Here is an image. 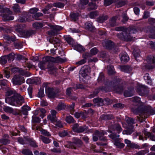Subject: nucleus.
<instances>
[{
	"mask_svg": "<svg viewBox=\"0 0 155 155\" xmlns=\"http://www.w3.org/2000/svg\"><path fill=\"white\" fill-rule=\"evenodd\" d=\"M40 138L42 140V141L45 143H50L51 141V140L49 138H47L41 135L40 136Z\"/></svg>",
	"mask_w": 155,
	"mask_h": 155,
	"instance_id": "53",
	"label": "nucleus"
},
{
	"mask_svg": "<svg viewBox=\"0 0 155 155\" xmlns=\"http://www.w3.org/2000/svg\"><path fill=\"white\" fill-rule=\"evenodd\" d=\"M49 56H47L43 58L42 61H40L38 64V67L41 70H45V69L48 68V65H51V61L48 60L47 58Z\"/></svg>",
	"mask_w": 155,
	"mask_h": 155,
	"instance_id": "10",
	"label": "nucleus"
},
{
	"mask_svg": "<svg viewBox=\"0 0 155 155\" xmlns=\"http://www.w3.org/2000/svg\"><path fill=\"white\" fill-rule=\"evenodd\" d=\"M120 69L121 71L129 73L132 70L131 67L128 65H122L119 66Z\"/></svg>",
	"mask_w": 155,
	"mask_h": 155,
	"instance_id": "17",
	"label": "nucleus"
},
{
	"mask_svg": "<svg viewBox=\"0 0 155 155\" xmlns=\"http://www.w3.org/2000/svg\"><path fill=\"white\" fill-rule=\"evenodd\" d=\"M134 131V126H131L130 128H128L126 130H124L123 131V134H124L130 135Z\"/></svg>",
	"mask_w": 155,
	"mask_h": 155,
	"instance_id": "34",
	"label": "nucleus"
},
{
	"mask_svg": "<svg viewBox=\"0 0 155 155\" xmlns=\"http://www.w3.org/2000/svg\"><path fill=\"white\" fill-rule=\"evenodd\" d=\"M32 34L31 31H23L20 35L21 37H28L30 36Z\"/></svg>",
	"mask_w": 155,
	"mask_h": 155,
	"instance_id": "39",
	"label": "nucleus"
},
{
	"mask_svg": "<svg viewBox=\"0 0 155 155\" xmlns=\"http://www.w3.org/2000/svg\"><path fill=\"white\" fill-rule=\"evenodd\" d=\"M25 27V26L24 25H18L15 27V30L19 32L21 35L24 31L23 30Z\"/></svg>",
	"mask_w": 155,
	"mask_h": 155,
	"instance_id": "29",
	"label": "nucleus"
},
{
	"mask_svg": "<svg viewBox=\"0 0 155 155\" xmlns=\"http://www.w3.org/2000/svg\"><path fill=\"white\" fill-rule=\"evenodd\" d=\"M24 15L25 16L26 19L27 21H30L32 20V15H31V14L29 13L24 12Z\"/></svg>",
	"mask_w": 155,
	"mask_h": 155,
	"instance_id": "45",
	"label": "nucleus"
},
{
	"mask_svg": "<svg viewBox=\"0 0 155 155\" xmlns=\"http://www.w3.org/2000/svg\"><path fill=\"white\" fill-rule=\"evenodd\" d=\"M140 51L139 48H136L134 49L133 54L135 59H136L137 57H138L140 55Z\"/></svg>",
	"mask_w": 155,
	"mask_h": 155,
	"instance_id": "44",
	"label": "nucleus"
},
{
	"mask_svg": "<svg viewBox=\"0 0 155 155\" xmlns=\"http://www.w3.org/2000/svg\"><path fill=\"white\" fill-rule=\"evenodd\" d=\"M43 14L41 13L38 12L32 15V18L35 20H40L39 17L42 16Z\"/></svg>",
	"mask_w": 155,
	"mask_h": 155,
	"instance_id": "51",
	"label": "nucleus"
},
{
	"mask_svg": "<svg viewBox=\"0 0 155 155\" xmlns=\"http://www.w3.org/2000/svg\"><path fill=\"white\" fill-rule=\"evenodd\" d=\"M121 80L120 79L117 77L109 83V85L112 87L114 91L116 92L119 93H121L124 89V87L123 86L119 85V84Z\"/></svg>",
	"mask_w": 155,
	"mask_h": 155,
	"instance_id": "3",
	"label": "nucleus"
},
{
	"mask_svg": "<svg viewBox=\"0 0 155 155\" xmlns=\"http://www.w3.org/2000/svg\"><path fill=\"white\" fill-rule=\"evenodd\" d=\"M48 26L50 27L51 31H48V34L49 35L54 36L58 34V32L62 29V27L57 25H49Z\"/></svg>",
	"mask_w": 155,
	"mask_h": 155,
	"instance_id": "9",
	"label": "nucleus"
},
{
	"mask_svg": "<svg viewBox=\"0 0 155 155\" xmlns=\"http://www.w3.org/2000/svg\"><path fill=\"white\" fill-rule=\"evenodd\" d=\"M79 15V14L78 13H71L70 15L71 18L74 21L76 20Z\"/></svg>",
	"mask_w": 155,
	"mask_h": 155,
	"instance_id": "62",
	"label": "nucleus"
},
{
	"mask_svg": "<svg viewBox=\"0 0 155 155\" xmlns=\"http://www.w3.org/2000/svg\"><path fill=\"white\" fill-rule=\"evenodd\" d=\"M125 120L128 125L130 127L133 126V124L134 123V120L131 117H127L125 119Z\"/></svg>",
	"mask_w": 155,
	"mask_h": 155,
	"instance_id": "35",
	"label": "nucleus"
},
{
	"mask_svg": "<svg viewBox=\"0 0 155 155\" xmlns=\"http://www.w3.org/2000/svg\"><path fill=\"white\" fill-rule=\"evenodd\" d=\"M5 101L12 106H21L25 102V99L22 96L18 94L17 95L7 97L5 98Z\"/></svg>",
	"mask_w": 155,
	"mask_h": 155,
	"instance_id": "2",
	"label": "nucleus"
},
{
	"mask_svg": "<svg viewBox=\"0 0 155 155\" xmlns=\"http://www.w3.org/2000/svg\"><path fill=\"white\" fill-rule=\"evenodd\" d=\"M17 21L18 22H25L27 21L25 16L24 15V13H23L21 16L19 17Z\"/></svg>",
	"mask_w": 155,
	"mask_h": 155,
	"instance_id": "58",
	"label": "nucleus"
},
{
	"mask_svg": "<svg viewBox=\"0 0 155 155\" xmlns=\"http://www.w3.org/2000/svg\"><path fill=\"white\" fill-rule=\"evenodd\" d=\"M45 90L46 92L49 97H54L56 94L55 90L52 88L48 87L47 86H46Z\"/></svg>",
	"mask_w": 155,
	"mask_h": 155,
	"instance_id": "14",
	"label": "nucleus"
},
{
	"mask_svg": "<svg viewBox=\"0 0 155 155\" xmlns=\"http://www.w3.org/2000/svg\"><path fill=\"white\" fill-rule=\"evenodd\" d=\"M65 40L67 41L68 43L69 44H71L73 43V40L72 38L69 35H66L64 36Z\"/></svg>",
	"mask_w": 155,
	"mask_h": 155,
	"instance_id": "47",
	"label": "nucleus"
},
{
	"mask_svg": "<svg viewBox=\"0 0 155 155\" xmlns=\"http://www.w3.org/2000/svg\"><path fill=\"white\" fill-rule=\"evenodd\" d=\"M18 94L16 93L15 91H12V90H8L5 93V96L6 97L17 95Z\"/></svg>",
	"mask_w": 155,
	"mask_h": 155,
	"instance_id": "37",
	"label": "nucleus"
},
{
	"mask_svg": "<svg viewBox=\"0 0 155 155\" xmlns=\"http://www.w3.org/2000/svg\"><path fill=\"white\" fill-rule=\"evenodd\" d=\"M83 142L82 141L78 139L74 138L73 142H69L67 144L65 145V147L68 148L77 149L81 147L82 145Z\"/></svg>",
	"mask_w": 155,
	"mask_h": 155,
	"instance_id": "4",
	"label": "nucleus"
},
{
	"mask_svg": "<svg viewBox=\"0 0 155 155\" xmlns=\"http://www.w3.org/2000/svg\"><path fill=\"white\" fill-rule=\"evenodd\" d=\"M90 57V54L88 53H87L85 54V58L80 61L76 62V64L78 65H80L84 64L86 62V58H88Z\"/></svg>",
	"mask_w": 155,
	"mask_h": 155,
	"instance_id": "26",
	"label": "nucleus"
},
{
	"mask_svg": "<svg viewBox=\"0 0 155 155\" xmlns=\"http://www.w3.org/2000/svg\"><path fill=\"white\" fill-rule=\"evenodd\" d=\"M12 81L14 85H20L25 81L24 78L19 75H15L12 79Z\"/></svg>",
	"mask_w": 155,
	"mask_h": 155,
	"instance_id": "11",
	"label": "nucleus"
},
{
	"mask_svg": "<svg viewBox=\"0 0 155 155\" xmlns=\"http://www.w3.org/2000/svg\"><path fill=\"white\" fill-rule=\"evenodd\" d=\"M110 128L116 130L118 133L121 132L122 130L120 126L118 124H115L112 125Z\"/></svg>",
	"mask_w": 155,
	"mask_h": 155,
	"instance_id": "21",
	"label": "nucleus"
},
{
	"mask_svg": "<svg viewBox=\"0 0 155 155\" xmlns=\"http://www.w3.org/2000/svg\"><path fill=\"white\" fill-rule=\"evenodd\" d=\"M93 102L98 106H102L104 104L103 100L100 98H97L93 99Z\"/></svg>",
	"mask_w": 155,
	"mask_h": 155,
	"instance_id": "28",
	"label": "nucleus"
},
{
	"mask_svg": "<svg viewBox=\"0 0 155 155\" xmlns=\"http://www.w3.org/2000/svg\"><path fill=\"white\" fill-rule=\"evenodd\" d=\"M151 63L150 64L145 65L146 68L150 69L154 68L155 66V57H153L151 58Z\"/></svg>",
	"mask_w": 155,
	"mask_h": 155,
	"instance_id": "23",
	"label": "nucleus"
},
{
	"mask_svg": "<svg viewBox=\"0 0 155 155\" xmlns=\"http://www.w3.org/2000/svg\"><path fill=\"white\" fill-rule=\"evenodd\" d=\"M126 4V2L124 1L120 0L117 2L116 5L117 7L119 8L125 5Z\"/></svg>",
	"mask_w": 155,
	"mask_h": 155,
	"instance_id": "57",
	"label": "nucleus"
},
{
	"mask_svg": "<svg viewBox=\"0 0 155 155\" xmlns=\"http://www.w3.org/2000/svg\"><path fill=\"white\" fill-rule=\"evenodd\" d=\"M27 83L30 84H39L40 82V79L39 78H35L32 79H28L27 81Z\"/></svg>",
	"mask_w": 155,
	"mask_h": 155,
	"instance_id": "18",
	"label": "nucleus"
},
{
	"mask_svg": "<svg viewBox=\"0 0 155 155\" xmlns=\"http://www.w3.org/2000/svg\"><path fill=\"white\" fill-rule=\"evenodd\" d=\"M48 60L51 61V63H63L65 61V59L61 58L59 57H57L55 58L49 56L47 58Z\"/></svg>",
	"mask_w": 155,
	"mask_h": 155,
	"instance_id": "12",
	"label": "nucleus"
},
{
	"mask_svg": "<svg viewBox=\"0 0 155 155\" xmlns=\"http://www.w3.org/2000/svg\"><path fill=\"white\" fill-rule=\"evenodd\" d=\"M85 28L88 30L94 32L95 30V28L93 26L91 22H87L85 24Z\"/></svg>",
	"mask_w": 155,
	"mask_h": 155,
	"instance_id": "20",
	"label": "nucleus"
},
{
	"mask_svg": "<svg viewBox=\"0 0 155 155\" xmlns=\"http://www.w3.org/2000/svg\"><path fill=\"white\" fill-rule=\"evenodd\" d=\"M132 101L134 102V105L138 106L137 107H135L131 108L132 111L135 114L139 113V108L141 106L144 105L141 101L140 98L137 97H135L132 98Z\"/></svg>",
	"mask_w": 155,
	"mask_h": 155,
	"instance_id": "6",
	"label": "nucleus"
},
{
	"mask_svg": "<svg viewBox=\"0 0 155 155\" xmlns=\"http://www.w3.org/2000/svg\"><path fill=\"white\" fill-rule=\"evenodd\" d=\"M144 80L146 81L147 83L149 85H152V84L151 80L149 76V74L148 73H146L144 76Z\"/></svg>",
	"mask_w": 155,
	"mask_h": 155,
	"instance_id": "38",
	"label": "nucleus"
},
{
	"mask_svg": "<svg viewBox=\"0 0 155 155\" xmlns=\"http://www.w3.org/2000/svg\"><path fill=\"white\" fill-rule=\"evenodd\" d=\"M15 54L14 53H11L7 55H6L8 57V61H13L15 58Z\"/></svg>",
	"mask_w": 155,
	"mask_h": 155,
	"instance_id": "59",
	"label": "nucleus"
},
{
	"mask_svg": "<svg viewBox=\"0 0 155 155\" xmlns=\"http://www.w3.org/2000/svg\"><path fill=\"white\" fill-rule=\"evenodd\" d=\"M107 70L109 75H112L115 73L114 66L111 65H109L107 66Z\"/></svg>",
	"mask_w": 155,
	"mask_h": 155,
	"instance_id": "27",
	"label": "nucleus"
},
{
	"mask_svg": "<svg viewBox=\"0 0 155 155\" xmlns=\"http://www.w3.org/2000/svg\"><path fill=\"white\" fill-rule=\"evenodd\" d=\"M139 108L140 109L139 110L140 114L137 117L140 122L144 121L145 119L147 117L149 114H155V109H151L150 107L142 105Z\"/></svg>",
	"mask_w": 155,
	"mask_h": 155,
	"instance_id": "1",
	"label": "nucleus"
},
{
	"mask_svg": "<svg viewBox=\"0 0 155 155\" xmlns=\"http://www.w3.org/2000/svg\"><path fill=\"white\" fill-rule=\"evenodd\" d=\"M7 60L8 57L6 55L2 56L0 58V63L4 64L7 63Z\"/></svg>",
	"mask_w": 155,
	"mask_h": 155,
	"instance_id": "46",
	"label": "nucleus"
},
{
	"mask_svg": "<svg viewBox=\"0 0 155 155\" xmlns=\"http://www.w3.org/2000/svg\"><path fill=\"white\" fill-rule=\"evenodd\" d=\"M89 7L88 8L89 10H92L96 9L97 6L95 3L94 2L89 3Z\"/></svg>",
	"mask_w": 155,
	"mask_h": 155,
	"instance_id": "55",
	"label": "nucleus"
},
{
	"mask_svg": "<svg viewBox=\"0 0 155 155\" xmlns=\"http://www.w3.org/2000/svg\"><path fill=\"white\" fill-rule=\"evenodd\" d=\"M66 107V105L63 103H59L56 109L58 110L64 109Z\"/></svg>",
	"mask_w": 155,
	"mask_h": 155,
	"instance_id": "40",
	"label": "nucleus"
},
{
	"mask_svg": "<svg viewBox=\"0 0 155 155\" xmlns=\"http://www.w3.org/2000/svg\"><path fill=\"white\" fill-rule=\"evenodd\" d=\"M81 3L79 7L81 8H84V5H86L87 4L88 2V0H81Z\"/></svg>",
	"mask_w": 155,
	"mask_h": 155,
	"instance_id": "61",
	"label": "nucleus"
},
{
	"mask_svg": "<svg viewBox=\"0 0 155 155\" xmlns=\"http://www.w3.org/2000/svg\"><path fill=\"white\" fill-rule=\"evenodd\" d=\"M114 144L117 147L119 148H123L125 146L124 144L117 141H115Z\"/></svg>",
	"mask_w": 155,
	"mask_h": 155,
	"instance_id": "49",
	"label": "nucleus"
},
{
	"mask_svg": "<svg viewBox=\"0 0 155 155\" xmlns=\"http://www.w3.org/2000/svg\"><path fill=\"white\" fill-rule=\"evenodd\" d=\"M0 12H3L2 17L4 20L6 21L12 20L14 19L13 16L10 15L12 14V12L10 11L8 8H3V6L0 5Z\"/></svg>",
	"mask_w": 155,
	"mask_h": 155,
	"instance_id": "5",
	"label": "nucleus"
},
{
	"mask_svg": "<svg viewBox=\"0 0 155 155\" xmlns=\"http://www.w3.org/2000/svg\"><path fill=\"white\" fill-rule=\"evenodd\" d=\"M12 8L14 12L16 13H19L21 12L20 7L18 4H14Z\"/></svg>",
	"mask_w": 155,
	"mask_h": 155,
	"instance_id": "33",
	"label": "nucleus"
},
{
	"mask_svg": "<svg viewBox=\"0 0 155 155\" xmlns=\"http://www.w3.org/2000/svg\"><path fill=\"white\" fill-rule=\"evenodd\" d=\"M100 118L102 120H110L114 119V117L112 114H102Z\"/></svg>",
	"mask_w": 155,
	"mask_h": 155,
	"instance_id": "24",
	"label": "nucleus"
},
{
	"mask_svg": "<svg viewBox=\"0 0 155 155\" xmlns=\"http://www.w3.org/2000/svg\"><path fill=\"white\" fill-rule=\"evenodd\" d=\"M117 18V16H114L110 20L109 24L111 27H113L116 25V20Z\"/></svg>",
	"mask_w": 155,
	"mask_h": 155,
	"instance_id": "36",
	"label": "nucleus"
},
{
	"mask_svg": "<svg viewBox=\"0 0 155 155\" xmlns=\"http://www.w3.org/2000/svg\"><path fill=\"white\" fill-rule=\"evenodd\" d=\"M21 109L22 113L24 115H27L28 113V111L31 110V108L27 105H24L21 107Z\"/></svg>",
	"mask_w": 155,
	"mask_h": 155,
	"instance_id": "32",
	"label": "nucleus"
},
{
	"mask_svg": "<svg viewBox=\"0 0 155 155\" xmlns=\"http://www.w3.org/2000/svg\"><path fill=\"white\" fill-rule=\"evenodd\" d=\"M88 129V127L86 125L79 126L78 133H80L86 131Z\"/></svg>",
	"mask_w": 155,
	"mask_h": 155,
	"instance_id": "48",
	"label": "nucleus"
},
{
	"mask_svg": "<svg viewBox=\"0 0 155 155\" xmlns=\"http://www.w3.org/2000/svg\"><path fill=\"white\" fill-rule=\"evenodd\" d=\"M48 69H49L50 74L54 75L56 74L57 68L54 66L53 64L51 63V65H48Z\"/></svg>",
	"mask_w": 155,
	"mask_h": 155,
	"instance_id": "19",
	"label": "nucleus"
},
{
	"mask_svg": "<svg viewBox=\"0 0 155 155\" xmlns=\"http://www.w3.org/2000/svg\"><path fill=\"white\" fill-rule=\"evenodd\" d=\"M89 67L87 66L85 67L82 68L79 73V77L80 78L83 77L84 78L88 75L89 73Z\"/></svg>",
	"mask_w": 155,
	"mask_h": 155,
	"instance_id": "13",
	"label": "nucleus"
},
{
	"mask_svg": "<svg viewBox=\"0 0 155 155\" xmlns=\"http://www.w3.org/2000/svg\"><path fill=\"white\" fill-rule=\"evenodd\" d=\"M44 25L42 23L36 22L33 24V26L34 28L38 29L41 28Z\"/></svg>",
	"mask_w": 155,
	"mask_h": 155,
	"instance_id": "41",
	"label": "nucleus"
},
{
	"mask_svg": "<svg viewBox=\"0 0 155 155\" xmlns=\"http://www.w3.org/2000/svg\"><path fill=\"white\" fill-rule=\"evenodd\" d=\"M143 132L146 136L149 137L151 140L155 141V136L151 133L147 131L145 129L143 130Z\"/></svg>",
	"mask_w": 155,
	"mask_h": 155,
	"instance_id": "25",
	"label": "nucleus"
},
{
	"mask_svg": "<svg viewBox=\"0 0 155 155\" xmlns=\"http://www.w3.org/2000/svg\"><path fill=\"white\" fill-rule=\"evenodd\" d=\"M74 106L75 104L74 103H73L71 105H69L68 106V109L70 110V112L71 114H73L74 111Z\"/></svg>",
	"mask_w": 155,
	"mask_h": 155,
	"instance_id": "60",
	"label": "nucleus"
},
{
	"mask_svg": "<svg viewBox=\"0 0 155 155\" xmlns=\"http://www.w3.org/2000/svg\"><path fill=\"white\" fill-rule=\"evenodd\" d=\"M3 38L6 40L14 41H15V38L14 37H10L9 35H4Z\"/></svg>",
	"mask_w": 155,
	"mask_h": 155,
	"instance_id": "54",
	"label": "nucleus"
},
{
	"mask_svg": "<svg viewBox=\"0 0 155 155\" xmlns=\"http://www.w3.org/2000/svg\"><path fill=\"white\" fill-rule=\"evenodd\" d=\"M121 61L122 63L127 62L129 60V58L126 53H122L120 54Z\"/></svg>",
	"mask_w": 155,
	"mask_h": 155,
	"instance_id": "16",
	"label": "nucleus"
},
{
	"mask_svg": "<svg viewBox=\"0 0 155 155\" xmlns=\"http://www.w3.org/2000/svg\"><path fill=\"white\" fill-rule=\"evenodd\" d=\"M9 138V136L8 134H4L2 136V138L0 139V143L4 145L10 143V140Z\"/></svg>",
	"mask_w": 155,
	"mask_h": 155,
	"instance_id": "15",
	"label": "nucleus"
},
{
	"mask_svg": "<svg viewBox=\"0 0 155 155\" xmlns=\"http://www.w3.org/2000/svg\"><path fill=\"white\" fill-rule=\"evenodd\" d=\"M106 132H105L104 131L102 130L101 131L97 130L95 132V135L97 136L99 139L103 137L106 134Z\"/></svg>",
	"mask_w": 155,
	"mask_h": 155,
	"instance_id": "43",
	"label": "nucleus"
},
{
	"mask_svg": "<svg viewBox=\"0 0 155 155\" xmlns=\"http://www.w3.org/2000/svg\"><path fill=\"white\" fill-rule=\"evenodd\" d=\"M48 120H51L53 123L57 121V118L56 116H52V115H49L48 116Z\"/></svg>",
	"mask_w": 155,
	"mask_h": 155,
	"instance_id": "50",
	"label": "nucleus"
},
{
	"mask_svg": "<svg viewBox=\"0 0 155 155\" xmlns=\"http://www.w3.org/2000/svg\"><path fill=\"white\" fill-rule=\"evenodd\" d=\"M40 130L42 134L48 137L51 136L50 133L46 130H45L43 129H41Z\"/></svg>",
	"mask_w": 155,
	"mask_h": 155,
	"instance_id": "64",
	"label": "nucleus"
},
{
	"mask_svg": "<svg viewBox=\"0 0 155 155\" xmlns=\"http://www.w3.org/2000/svg\"><path fill=\"white\" fill-rule=\"evenodd\" d=\"M134 93V89L133 88L131 90H125L124 92V95L126 97H129L132 96Z\"/></svg>",
	"mask_w": 155,
	"mask_h": 155,
	"instance_id": "30",
	"label": "nucleus"
},
{
	"mask_svg": "<svg viewBox=\"0 0 155 155\" xmlns=\"http://www.w3.org/2000/svg\"><path fill=\"white\" fill-rule=\"evenodd\" d=\"M103 45L107 49H110L114 47V43L111 41L109 40L105 41Z\"/></svg>",
	"mask_w": 155,
	"mask_h": 155,
	"instance_id": "22",
	"label": "nucleus"
},
{
	"mask_svg": "<svg viewBox=\"0 0 155 155\" xmlns=\"http://www.w3.org/2000/svg\"><path fill=\"white\" fill-rule=\"evenodd\" d=\"M108 18V16L107 15L100 16L97 19V21L100 23H103Z\"/></svg>",
	"mask_w": 155,
	"mask_h": 155,
	"instance_id": "42",
	"label": "nucleus"
},
{
	"mask_svg": "<svg viewBox=\"0 0 155 155\" xmlns=\"http://www.w3.org/2000/svg\"><path fill=\"white\" fill-rule=\"evenodd\" d=\"M127 30H125L123 32L117 35V36L120 39L126 41H131L133 39L134 37L128 32Z\"/></svg>",
	"mask_w": 155,
	"mask_h": 155,
	"instance_id": "7",
	"label": "nucleus"
},
{
	"mask_svg": "<svg viewBox=\"0 0 155 155\" xmlns=\"http://www.w3.org/2000/svg\"><path fill=\"white\" fill-rule=\"evenodd\" d=\"M73 47L74 49L80 52L84 51L85 50V48L82 46L80 45L77 44L74 45Z\"/></svg>",
	"mask_w": 155,
	"mask_h": 155,
	"instance_id": "31",
	"label": "nucleus"
},
{
	"mask_svg": "<svg viewBox=\"0 0 155 155\" xmlns=\"http://www.w3.org/2000/svg\"><path fill=\"white\" fill-rule=\"evenodd\" d=\"M137 91L140 95L145 96L147 95L149 90L146 86L143 85H139L137 87Z\"/></svg>",
	"mask_w": 155,
	"mask_h": 155,
	"instance_id": "8",
	"label": "nucleus"
},
{
	"mask_svg": "<svg viewBox=\"0 0 155 155\" xmlns=\"http://www.w3.org/2000/svg\"><path fill=\"white\" fill-rule=\"evenodd\" d=\"M66 121L68 123H74V118L71 116H67L66 118Z\"/></svg>",
	"mask_w": 155,
	"mask_h": 155,
	"instance_id": "56",
	"label": "nucleus"
},
{
	"mask_svg": "<svg viewBox=\"0 0 155 155\" xmlns=\"http://www.w3.org/2000/svg\"><path fill=\"white\" fill-rule=\"evenodd\" d=\"M104 77L103 73L100 74L97 79L98 82L99 83L104 82Z\"/></svg>",
	"mask_w": 155,
	"mask_h": 155,
	"instance_id": "63",
	"label": "nucleus"
},
{
	"mask_svg": "<svg viewBox=\"0 0 155 155\" xmlns=\"http://www.w3.org/2000/svg\"><path fill=\"white\" fill-rule=\"evenodd\" d=\"M21 152L23 154L25 155H33L32 152L29 149H23Z\"/></svg>",
	"mask_w": 155,
	"mask_h": 155,
	"instance_id": "52",
	"label": "nucleus"
}]
</instances>
